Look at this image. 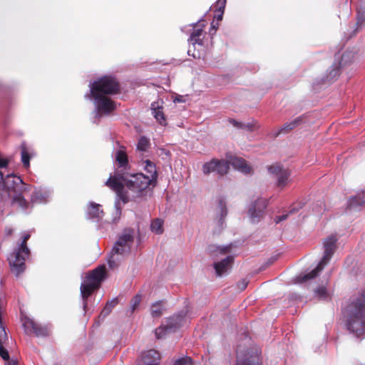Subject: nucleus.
I'll list each match as a JSON object with an SVG mask.
<instances>
[{"label": "nucleus", "mask_w": 365, "mask_h": 365, "mask_svg": "<svg viewBox=\"0 0 365 365\" xmlns=\"http://www.w3.org/2000/svg\"><path fill=\"white\" fill-rule=\"evenodd\" d=\"M233 262V257L228 255L225 258L219 262H215L214 264L216 274L218 276H222L229 271L231 268Z\"/></svg>", "instance_id": "19"}, {"label": "nucleus", "mask_w": 365, "mask_h": 365, "mask_svg": "<svg viewBox=\"0 0 365 365\" xmlns=\"http://www.w3.org/2000/svg\"><path fill=\"white\" fill-rule=\"evenodd\" d=\"M230 162L235 169L242 173L248 174L252 170L251 165L241 158L235 157L232 158Z\"/></svg>", "instance_id": "21"}, {"label": "nucleus", "mask_w": 365, "mask_h": 365, "mask_svg": "<svg viewBox=\"0 0 365 365\" xmlns=\"http://www.w3.org/2000/svg\"><path fill=\"white\" fill-rule=\"evenodd\" d=\"M88 87L85 98L93 102V123H98L102 117L109 115L115 110L116 104L109 96L117 93L119 86L113 77L105 76L91 82Z\"/></svg>", "instance_id": "1"}, {"label": "nucleus", "mask_w": 365, "mask_h": 365, "mask_svg": "<svg viewBox=\"0 0 365 365\" xmlns=\"http://www.w3.org/2000/svg\"><path fill=\"white\" fill-rule=\"evenodd\" d=\"M163 220L160 219H155L150 224V230L153 232L157 235H160L164 231Z\"/></svg>", "instance_id": "31"}, {"label": "nucleus", "mask_w": 365, "mask_h": 365, "mask_svg": "<svg viewBox=\"0 0 365 365\" xmlns=\"http://www.w3.org/2000/svg\"><path fill=\"white\" fill-rule=\"evenodd\" d=\"M365 203V194L360 193L356 196L351 197L348 200L347 209L350 212L359 210Z\"/></svg>", "instance_id": "22"}, {"label": "nucleus", "mask_w": 365, "mask_h": 365, "mask_svg": "<svg viewBox=\"0 0 365 365\" xmlns=\"http://www.w3.org/2000/svg\"><path fill=\"white\" fill-rule=\"evenodd\" d=\"M106 269L104 266H100L93 269L84 279L81 285V296L83 299V308L84 312L87 308V299L93 292L98 288L101 282L105 277Z\"/></svg>", "instance_id": "6"}, {"label": "nucleus", "mask_w": 365, "mask_h": 365, "mask_svg": "<svg viewBox=\"0 0 365 365\" xmlns=\"http://www.w3.org/2000/svg\"><path fill=\"white\" fill-rule=\"evenodd\" d=\"M163 305L160 302H156L153 304L151 307V314L154 317H158L162 314L163 312Z\"/></svg>", "instance_id": "34"}, {"label": "nucleus", "mask_w": 365, "mask_h": 365, "mask_svg": "<svg viewBox=\"0 0 365 365\" xmlns=\"http://www.w3.org/2000/svg\"><path fill=\"white\" fill-rule=\"evenodd\" d=\"M353 58V55L351 52H346L341 56L339 66H333L328 71L327 76V81H332L339 75V67H343L351 63Z\"/></svg>", "instance_id": "16"}, {"label": "nucleus", "mask_w": 365, "mask_h": 365, "mask_svg": "<svg viewBox=\"0 0 365 365\" xmlns=\"http://www.w3.org/2000/svg\"><path fill=\"white\" fill-rule=\"evenodd\" d=\"M182 321V317L180 314L173 316L167 320L166 324H163L155 329V335L158 339L163 338L167 333L173 332L180 327Z\"/></svg>", "instance_id": "11"}, {"label": "nucleus", "mask_w": 365, "mask_h": 365, "mask_svg": "<svg viewBox=\"0 0 365 365\" xmlns=\"http://www.w3.org/2000/svg\"><path fill=\"white\" fill-rule=\"evenodd\" d=\"M226 5V0H218L217 2V10L219 12L224 13V9Z\"/></svg>", "instance_id": "41"}, {"label": "nucleus", "mask_w": 365, "mask_h": 365, "mask_svg": "<svg viewBox=\"0 0 365 365\" xmlns=\"http://www.w3.org/2000/svg\"><path fill=\"white\" fill-rule=\"evenodd\" d=\"M150 143L148 138L142 136L139 138L137 146L136 152L140 158H147L150 154Z\"/></svg>", "instance_id": "20"}, {"label": "nucleus", "mask_w": 365, "mask_h": 365, "mask_svg": "<svg viewBox=\"0 0 365 365\" xmlns=\"http://www.w3.org/2000/svg\"><path fill=\"white\" fill-rule=\"evenodd\" d=\"M12 203L14 206L19 207L21 210L25 213L30 212L31 210V204L28 202L21 195L14 196Z\"/></svg>", "instance_id": "24"}, {"label": "nucleus", "mask_w": 365, "mask_h": 365, "mask_svg": "<svg viewBox=\"0 0 365 365\" xmlns=\"http://www.w3.org/2000/svg\"><path fill=\"white\" fill-rule=\"evenodd\" d=\"M298 210H299L298 208L294 207L289 211V214L282 215L276 217L274 219L275 222L279 223V222L286 220L289 214L295 213L298 211Z\"/></svg>", "instance_id": "37"}, {"label": "nucleus", "mask_w": 365, "mask_h": 365, "mask_svg": "<svg viewBox=\"0 0 365 365\" xmlns=\"http://www.w3.org/2000/svg\"><path fill=\"white\" fill-rule=\"evenodd\" d=\"M229 169V165L225 160H219L213 158L205 163L202 165V173L205 175H209L211 173H216L217 175L222 176L225 175Z\"/></svg>", "instance_id": "8"}, {"label": "nucleus", "mask_w": 365, "mask_h": 365, "mask_svg": "<svg viewBox=\"0 0 365 365\" xmlns=\"http://www.w3.org/2000/svg\"><path fill=\"white\" fill-rule=\"evenodd\" d=\"M19 187H24L23 181L20 177L7 173L5 175L4 187L1 188V191H6L8 195H10V192L11 191L17 192L21 190Z\"/></svg>", "instance_id": "14"}, {"label": "nucleus", "mask_w": 365, "mask_h": 365, "mask_svg": "<svg viewBox=\"0 0 365 365\" xmlns=\"http://www.w3.org/2000/svg\"><path fill=\"white\" fill-rule=\"evenodd\" d=\"M152 181L143 173L123 174L117 173L110 176L106 185L115 192L118 199L123 203L135 199L140 195Z\"/></svg>", "instance_id": "2"}, {"label": "nucleus", "mask_w": 365, "mask_h": 365, "mask_svg": "<svg viewBox=\"0 0 365 365\" xmlns=\"http://www.w3.org/2000/svg\"><path fill=\"white\" fill-rule=\"evenodd\" d=\"M267 199L260 197L250 204L248 214L252 222L256 223L259 221L267 207Z\"/></svg>", "instance_id": "10"}, {"label": "nucleus", "mask_w": 365, "mask_h": 365, "mask_svg": "<svg viewBox=\"0 0 365 365\" xmlns=\"http://www.w3.org/2000/svg\"><path fill=\"white\" fill-rule=\"evenodd\" d=\"M22 324L27 334H35L38 336H43L48 333L47 327L39 325L29 317H23Z\"/></svg>", "instance_id": "13"}, {"label": "nucleus", "mask_w": 365, "mask_h": 365, "mask_svg": "<svg viewBox=\"0 0 365 365\" xmlns=\"http://www.w3.org/2000/svg\"><path fill=\"white\" fill-rule=\"evenodd\" d=\"M52 195V190L46 187H35L31 195L33 203L44 204L49 201Z\"/></svg>", "instance_id": "15"}, {"label": "nucleus", "mask_w": 365, "mask_h": 365, "mask_svg": "<svg viewBox=\"0 0 365 365\" xmlns=\"http://www.w3.org/2000/svg\"><path fill=\"white\" fill-rule=\"evenodd\" d=\"M113 158L117 170L113 176L117 175L118 173L120 174L126 173L125 170L128 166V160L125 148L119 147L116 149L113 153Z\"/></svg>", "instance_id": "12"}, {"label": "nucleus", "mask_w": 365, "mask_h": 365, "mask_svg": "<svg viewBox=\"0 0 365 365\" xmlns=\"http://www.w3.org/2000/svg\"><path fill=\"white\" fill-rule=\"evenodd\" d=\"M236 365H254L251 364L250 360L247 359L245 361H242L239 356H237V364Z\"/></svg>", "instance_id": "43"}, {"label": "nucleus", "mask_w": 365, "mask_h": 365, "mask_svg": "<svg viewBox=\"0 0 365 365\" xmlns=\"http://www.w3.org/2000/svg\"><path fill=\"white\" fill-rule=\"evenodd\" d=\"M133 242L134 230L130 228L125 229L119 235L108 257V263L110 267H114L123 255L130 252Z\"/></svg>", "instance_id": "4"}, {"label": "nucleus", "mask_w": 365, "mask_h": 365, "mask_svg": "<svg viewBox=\"0 0 365 365\" xmlns=\"http://www.w3.org/2000/svg\"><path fill=\"white\" fill-rule=\"evenodd\" d=\"M115 217L113 219L114 222H115L117 221V220L119 219L120 214H121L120 208L118 207V202L115 203Z\"/></svg>", "instance_id": "42"}, {"label": "nucleus", "mask_w": 365, "mask_h": 365, "mask_svg": "<svg viewBox=\"0 0 365 365\" xmlns=\"http://www.w3.org/2000/svg\"><path fill=\"white\" fill-rule=\"evenodd\" d=\"M175 101L181 102V98H177Z\"/></svg>", "instance_id": "49"}, {"label": "nucleus", "mask_w": 365, "mask_h": 365, "mask_svg": "<svg viewBox=\"0 0 365 365\" xmlns=\"http://www.w3.org/2000/svg\"><path fill=\"white\" fill-rule=\"evenodd\" d=\"M220 14L217 15V20H222V12H220Z\"/></svg>", "instance_id": "47"}, {"label": "nucleus", "mask_w": 365, "mask_h": 365, "mask_svg": "<svg viewBox=\"0 0 365 365\" xmlns=\"http://www.w3.org/2000/svg\"><path fill=\"white\" fill-rule=\"evenodd\" d=\"M247 282L244 279L238 283L237 287L240 290H243L247 287Z\"/></svg>", "instance_id": "45"}, {"label": "nucleus", "mask_w": 365, "mask_h": 365, "mask_svg": "<svg viewBox=\"0 0 365 365\" xmlns=\"http://www.w3.org/2000/svg\"><path fill=\"white\" fill-rule=\"evenodd\" d=\"M230 250L231 245L224 247H217L214 252H215V255H217V254L226 255L230 253Z\"/></svg>", "instance_id": "36"}, {"label": "nucleus", "mask_w": 365, "mask_h": 365, "mask_svg": "<svg viewBox=\"0 0 365 365\" xmlns=\"http://www.w3.org/2000/svg\"><path fill=\"white\" fill-rule=\"evenodd\" d=\"M336 237L331 235L324 241V255L317 264V267L307 274L299 275L297 278V282L303 283L315 278L323 270L324 267L328 264L336 248Z\"/></svg>", "instance_id": "5"}, {"label": "nucleus", "mask_w": 365, "mask_h": 365, "mask_svg": "<svg viewBox=\"0 0 365 365\" xmlns=\"http://www.w3.org/2000/svg\"><path fill=\"white\" fill-rule=\"evenodd\" d=\"M200 28L195 29L193 32L191 34L189 41L194 46L195 44L202 45V39L200 36L202 35V28L204 27L203 24L199 23Z\"/></svg>", "instance_id": "28"}, {"label": "nucleus", "mask_w": 365, "mask_h": 365, "mask_svg": "<svg viewBox=\"0 0 365 365\" xmlns=\"http://www.w3.org/2000/svg\"><path fill=\"white\" fill-rule=\"evenodd\" d=\"M302 117H297L291 122L284 124V126L281 128L280 133H287L289 130H291L297 125H298L302 122Z\"/></svg>", "instance_id": "33"}, {"label": "nucleus", "mask_w": 365, "mask_h": 365, "mask_svg": "<svg viewBox=\"0 0 365 365\" xmlns=\"http://www.w3.org/2000/svg\"><path fill=\"white\" fill-rule=\"evenodd\" d=\"M5 232H6V234L7 235H11V232H12V230H11V228H6V229L5 230Z\"/></svg>", "instance_id": "46"}, {"label": "nucleus", "mask_w": 365, "mask_h": 365, "mask_svg": "<svg viewBox=\"0 0 365 365\" xmlns=\"http://www.w3.org/2000/svg\"><path fill=\"white\" fill-rule=\"evenodd\" d=\"M164 102L162 99H158L151 103L150 109L152 114L155 120L162 125H166V119L163 113Z\"/></svg>", "instance_id": "17"}, {"label": "nucleus", "mask_w": 365, "mask_h": 365, "mask_svg": "<svg viewBox=\"0 0 365 365\" xmlns=\"http://www.w3.org/2000/svg\"><path fill=\"white\" fill-rule=\"evenodd\" d=\"M347 329L356 336L365 334V292L348 307L346 314Z\"/></svg>", "instance_id": "3"}, {"label": "nucleus", "mask_w": 365, "mask_h": 365, "mask_svg": "<svg viewBox=\"0 0 365 365\" xmlns=\"http://www.w3.org/2000/svg\"><path fill=\"white\" fill-rule=\"evenodd\" d=\"M117 304V299H113L112 301L108 302L105 306L103 310L101 312V315L106 317L111 312L112 309Z\"/></svg>", "instance_id": "35"}, {"label": "nucleus", "mask_w": 365, "mask_h": 365, "mask_svg": "<svg viewBox=\"0 0 365 365\" xmlns=\"http://www.w3.org/2000/svg\"><path fill=\"white\" fill-rule=\"evenodd\" d=\"M256 128V122L252 120L247 123H242V129L247 130H254Z\"/></svg>", "instance_id": "40"}, {"label": "nucleus", "mask_w": 365, "mask_h": 365, "mask_svg": "<svg viewBox=\"0 0 365 365\" xmlns=\"http://www.w3.org/2000/svg\"><path fill=\"white\" fill-rule=\"evenodd\" d=\"M8 165V160L5 158H1L0 157V191H1V188L4 187V182L6 173V170Z\"/></svg>", "instance_id": "32"}, {"label": "nucleus", "mask_w": 365, "mask_h": 365, "mask_svg": "<svg viewBox=\"0 0 365 365\" xmlns=\"http://www.w3.org/2000/svg\"><path fill=\"white\" fill-rule=\"evenodd\" d=\"M229 122L234 126V127H236V128H242V123H240V122H238L234 119H230L229 120Z\"/></svg>", "instance_id": "44"}, {"label": "nucleus", "mask_w": 365, "mask_h": 365, "mask_svg": "<svg viewBox=\"0 0 365 365\" xmlns=\"http://www.w3.org/2000/svg\"><path fill=\"white\" fill-rule=\"evenodd\" d=\"M217 209L219 210V214L217 215V225L219 229L221 230L224 227V219L227 215V208H226V202L224 199H220L218 202Z\"/></svg>", "instance_id": "26"}, {"label": "nucleus", "mask_w": 365, "mask_h": 365, "mask_svg": "<svg viewBox=\"0 0 365 365\" xmlns=\"http://www.w3.org/2000/svg\"><path fill=\"white\" fill-rule=\"evenodd\" d=\"M6 365H16L15 362H9L8 361L7 364Z\"/></svg>", "instance_id": "48"}, {"label": "nucleus", "mask_w": 365, "mask_h": 365, "mask_svg": "<svg viewBox=\"0 0 365 365\" xmlns=\"http://www.w3.org/2000/svg\"><path fill=\"white\" fill-rule=\"evenodd\" d=\"M86 215L88 218L99 220L103 216V211L99 204L90 202L88 206Z\"/></svg>", "instance_id": "23"}, {"label": "nucleus", "mask_w": 365, "mask_h": 365, "mask_svg": "<svg viewBox=\"0 0 365 365\" xmlns=\"http://www.w3.org/2000/svg\"><path fill=\"white\" fill-rule=\"evenodd\" d=\"M30 237L29 232H24L21 244L8 257L12 272L16 275L22 273L25 269V260L29 255V250L26 246V242Z\"/></svg>", "instance_id": "7"}, {"label": "nucleus", "mask_w": 365, "mask_h": 365, "mask_svg": "<svg viewBox=\"0 0 365 365\" xmlns=\"http://www.w3.org/2000/svg\"><path fill=\"white\" fill-rule=\"evenodd\" d=\"M140 300H141V297L139 294L135 295L133 298L131 303H130V307H131L132 311L135 310V309L140 304Z\"/></svg>", "instance_id": "38"}, {"label": "nucleus", "mask_w": 365, "mask_h": 365, "mask_svg": "<svg viewBox=\"0 0 365 365\" xmlns=\"http://www.w3.org/2000/svg\"><path fill=\"white\" fill-rule=\"evenodd\" d=\"M192 361L190 357L180 358L175 361L174 365H191Z\"/></svg>", "instance_id": "39"}, {"label": "nucleus", "mask_w": 365, "mask_h": 365, "mask_svg": "<svg viewBox=\"0 0 365 365\" xmlns=\"http://www.w3.org/2000/svg\"><path fill=\"white\" fill-rule=\"evenodd\" d=\"M138 165L143 170L146 172L145 176L150 178V180L153 181L157 178V171L155 164L146 158H140L138 162Z\"/></svg>", "instance_id": "18"}, {"label": "nucleus", "mask_w": 365, "mask_h": 365, "mask_svg": "<svg viewBox=\"0 0 365 365\" xmlns=\"http://www.w3.org/2000/svg\"><path fill=\"white\" fill-rule=\"evenodd\" d=\"M327 284L322 283V284H319L314 289V297L316 298H318L319 299L322 300H326L330 298L331 297V292L329 289L327 287Z\"/></svg>", "instance_id": "25"}, {"label": "nucleus", "mask_w": 365, "mask_h": 365, "mask_svg": "<svg viewBox=\"0 0 365 365\" xmlns=\"http://www.w3.org/2000/svg\"><path fill=\"white\" fill-rule=\"evenodd\" d=\"M143 357L145 365H158L160 360L159 353L154 349L148 351Z\"/></svg>", "instance_id": "27"}, {"label": "nucleus", "mask_w": 365, "mask_h": 365, "mask_svg": "<svg viewBox=\"0 0 365 365\" xmlns=\"http://www.w3.org/2000/svg\"><path fill=\"white\" fill-rule=\"evenodd\" d=\"M356 26L361 28L365 21V0H361L358 8Z\"/></svg>", "instance_id": "30"}, {"label": "nucleus", "mask_w": 365, "mask_h": 365, "mask_svg": "<svg viewBox=\"0 0 365 365\" xmlns=\"http://www.w3.org/2000/svg\"><path fill=\"white\" fill-rule=\"evenodd\" d=\"M21 162L24 166L28 168L30 165V159L34 156V153L33 151H30L24 144L21 145Z\"/></svg>", "instance_id": "29"}, {"label": "nucleus", "mask_w": 365, "mask_h": 365, "mask_svg": "<svg viewBox=\"0 0 365 365\" xmlns=\"http://www.w3.org/2000/svg\"><path fill=\"white\" fill-rule=\"evenodd\" d=\"M268 172L277 178V185L283 188L290 182V173L288 170L283 168L278 164H274L267 168Z\"/></svg>", "instance_id": "9"}]
</instances>
